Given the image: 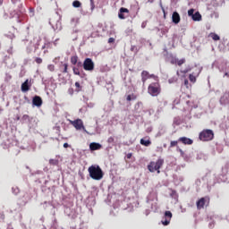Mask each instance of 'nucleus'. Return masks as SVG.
<instances>
[{
    "instance_id": "79ce46f5",
    "label": "nucleus",
    "mask_w": 229,
    "mask_h": 229,
    "mask_svg": "<svg viewBox=\"0 0 229 229\" xmlns=\"http://www.w3.org/2000/svg\"><path fill=\"white\" fill-rule=\"evenodd\" d=\"M136 99V96H134L133 94H132V100H135Z\"/></svg>"
},
{
    "instance_id": "f8f14e48",
    "label": "nucleus",
    "mask_w": 229,
    "mask_h": 229,
    "mask_svg": "<svg viewBox=\"0 0 229 229\" xmlns=\"http://www.w3.org/2000/svg\"><path fill=\"white\" fill-rule=\"evenodd\" d=\"M32 105L37 107L42 106V98L39 96H35L32 99Z\"/></svg>"
},
{
    "instance_id": "4468645a",
    "label": "nucleus",
    "mask_w": 229,
    "mask_h": 229,
    "mask_svg": "<svg viewBox=\"0 0 229 229\" xmlns=\"http://www.w3.org/2000/svg\"><path fill=\"white\" fill-rule=\"evenodd\" d=\"M181 21V17L179 15V13L177 12H174L173 15H172V21L173 23H174L175 25L179 24Z\"/></svg>"
},
{
    "instance_id": "a18cd8bd",
    "label": "nucleus",
    "mask_w": 229,
    "mask_h": 229,
    "mask_svg": "<svg viewBox=\"0 0 229 229\" xmlns=\"http://www.w3.org/2000/svg\"><path fill=\"white\" fill-rule=\"evenodd\" d=\"M179 152H182V150L181 148L178 149Z\"/></svg>"
},
{
    "instance_id": "a19ab883",
    "label": "nucleus",
    "mask_w": 229,
    "mask_h": 229,
    "mask_svg": "<svg viewBox=\"0 0 229 229\" xmlns=\"http://www.w3.org/2000/svg\"><path fill=\"white\" fill-rule=\"evenodd\" d=\"M181 72L186 74L188 72V70L181 71Z\"/></svg>"
},
{
    "instance_id": "9b49d317",
    "label": "nucleus",
    "mask_w": 229,
    "mask_h": 229,
    "mask_svg": "<svg viewBox=\"0 0 229 229\" xmlns=\"http://www.w3.org/2000/svg\"><path fill=\"white\" fill-rule=\"evenodd\" d=\"M178 142L182 143L183 145L191 146L193 143V140L187 137H180Z\"/></svg>"
},
{
    "instance_id": "20e7f679",
    "label": "nucleus",
    "mask_w": 229,
    "mask_h": 229,
    "mask_svg": "<svg viewBox=\"0 0 229 229\" xmlns=\"http://www.w3.org/2000/svg\"><path fill=\"white\" fill-rule=\"evenodd\" d=\"M199 139L203 142L211 141L214 139V132L210 129H205L199 133Z\"/></svg>"
},
{
    "instance_id": "4be33fe9",
    "label": "nucleus",
    "mask_w": 229,
    "mask_h": 229,
    "mask_svg": "<svg viewBox=\"0 0 229 229\" xmlns=\"http://www.w3.org/2000/svg\"><path fill=\"white\" fill-rule=\"evenodd\" d=\"M63 70H62V72L63 73H68L69 72V64H63Z\"/></svg>"
},
{
    "instance_id": "7c9ffc66",
    "label": "nucleus",
    "mask_w": 229,
    "mask_h": 229,
    "mask_svg": "<svg viewBox=\"0 0 229 229\" xmlns=\"http://www.w3.org/2000/svg\"><path fill=\"white\" fill-rule=\"evenodd\" d=\"M114 142V137H109L108 139H107V143L108 144H113Z\"/></svg>"
},
{
    "instance_id": "7ed1b4c3",
    "label": "nucleus",
    "mask_w": 229,
    "mask_h": 229,
    "mask_svg": "<svg viewBox=\"0 0 229 229\" xmlns=\"http://www.w3.org/2000/svg\"><path fill=\"white\" fill-rule=\"evenodd\" d=\"M148 92L151 97H157L161 93L159 82H152L148 87Z\"/></svg>"
},
{
    "instance_id": "c756f323",
    "label": "nucleus",
    "mask_w": 229,
    "mask_h": 229,
    "mask_svg": "<svg viewBox=\"0 0 229 229\" xmlns=\"http://www.w3.org/2000/svg\"><path fill=\"white\" fill-rule=\"evenodd\" d=\"M47 69L51 72H55V64H49L47 66Z\"/></svg>"
},
{
    "instance_id": "ddd939ff",
    "label": "nucleus",
    "mask_w": 229,
    "mask_h": 229,
    "mask_svg": "<svg viewBox=\"0 0 229 229\" xmlns=\"http://www.w3.org/2000/svg\"><path fill=\"white\" fill-rule=\"evenodd\" d=\"M152 77H153V75H149V73H148V71H142V72H141V81H142L143 84H145V82H146L148 79H150V78H152Z\"/></svg>"
},
{
    "instance_id": "f257e3e1",
    "label": "nucleus",
    "mask_w": 229,
    "mask_h": 229,
    "mask_svg": "<svg viewBox=\"0 0 229 229\" xmlns=\"http://www.w3.org/2000/svg\"><path fill=\"white\" fill-rule=\"evenodd\" d=\"M88 172L92 180L100 181L104 176V173L98 165H92L89 167Z\"/></svg>"
},
{
    "instance_id": "72a5a7b5",
    "label": "nucleus",
    "mask_w": 229,
    "mask_h": 229,
    "mask_svg": "<svg viewBox=\"0 0 229 229\" xmlns=\"http://www.w3.org/2000/svg\"><path fill=\"white\" fill-rule=\"evenodd\" d=\"M178 81L177 78H171L169 79V83H174V82H176Z\"/></svg>"
},
{
    "instance_id": "412c9836",
    "label": "nucleus",
    "mask_w": 229,
    "mask_h": 229,
    "mask_svg": "<svg viewBox=\"0 0 229 229\" xmlns=\"http://www.w3.org/2000/svg\"><path fill=\"white\" fill-rule=\"evenodd\" d=\"M71 64L76 65L78 64V55H72L71 57Z\"/></svg>"
},
{
    "instance_id": "ea45409f",
    "label": "nucleus",
    "mask_w": 229,
    "mask_h": 229,
    "mask_svg": "<svg viewBox=\"0 0 229 229\" xmlns=\"http://www.w3.org/2000/svg\"><path fill=\"white\" fill-rule=\"evenodd\" d=\"M155 0H148V4H154Z\"/></svg>"
},
{
    "instance_id": "b1692460",
    "label": "nucleus",
    "mask_w": 229,
    "mask_h": 229,
    "mask_svg": "<svg viewBox=\"0 0 229 229\" xmlns=\"http://www.w3.org/2000/svg\"><path fill=\"white\" fill-rule=\"evenodd\" d=\"M227 99V97L226 96H223L220 99V103L221 105H226L229 103V100H226Z\"/></svg>"
},
{
    "instance_id": "1a4fd4ad",
    "label": "nucleus",
    "mask_w": 229,
    "mask_h": 229,
    "mask_svg": "<svg viewBox=\"0 0 229 229\" xmlns=\"http://www.w3.org/2000/svg\"><path fill=\"white\" fill-rule=\"evenodd\" d=\"M186 63L185 58H182V59H178L174 56H173L170 60V64L173 65H177L179 67H181L182 65H183Z\"/></svg>"
},
{
    "instance_id": "f03ea898",
    "label": "nucleus",
    "mask_w": 229,
    "mask_h": 229,
    "mask_svg": "<svg viewBox=\"0 0 229 229\" xmlns=\"http://www.w3.org/2000/svg\"><path fill=\"white\" fill-rule=\"evenodd\" d=\"M165 161L163 158H158L156 162L155 161H151L148 165V169L150 173H155L157 172V174H160V168L163 166Z\"/></svg>"
},
{
    "instance_id": "aec40b11",
    "label": "nucleus",
    "mask_w": 229,
    "mask_h": 229,
    "mask_svg": "<svg viewBox=\"0 0 229 229\" xmlns=\"http://www.w3.org/2000/svg\"><path fill=\"white\" fill-rule=\"evenodd\" d=\"M209 38H211L214 41H219L220 40V37L217 34L214 33V32H211L209 34Z\"/></svg>"
},
{
    "instance_id": "c03bdc74",
    "label": "nucleus",
    "mask_w": 229,
    "mask_h": 229,
    "mask_svg": "<svg viewBox=\"0 0 229 229\" xmlns=\"http://www.w3.org/2000/svg\"><path fill=\"white\" fill-rule=\"evenodd\" d=\"M23 118H28V114L23 115Z\"/></svg>"
},
{
    "instance_id": "58836bf2",
    "label": "nucleus",
    "mask_w": 229,
    "mask_h": 229,
    "mask_svg": "<svg viewBox=\"0 0 229 229\" xmlns=\"http://www.w3.org/2000/svg\"><path fill=\"white\" fill-rule=\"evenodd\" d=\"M126 99H127L128 102H130L131 100V95H128Z\"/></svg>"
},
{
    "instance_id": "f704fd0d",
    "label": "nucleus",
    "mask_w": 229,
    "mask_h": 229,
    "mask_svg": "<svg viewBox=\"0 0 229 229\" xmlns=\"http://www.w3.org/2000/svg\"><path fill=\"white\" fill-rule=\"evenodd\" d=\"M113 43H114V38H109L108 44H113Z\"/></svg>"
},
{
    "instance_id": "2eb2a0df",
    "label": "nucleus",
    "mask_w": 229,
    "mask_h": 229,
    "mask_svg": "<svg viewBox=\"0 0 229 229\" xmlns=\"http://www.w3.org/2000/svg\"><path fill=\"white\" fill-rule=\"evenodd\" d=\"M31 85H30V81L27 79L22 84H21V91L22 92H28L30 91V88Z\"/></svg>"
},
{
    "instance_id": "09e8293b",
    "label": "nucleus",
    "mask_w": 229,
    "mask_h": 229,
    "mask_svg": "<svg viewBox=\"0 0 229 229\" xmlns=\"http://www.w3.org/2000/svg\"><path fill=\"white\" fill-rule=\"evenodd\" d=\"M145 25H142V28L144 29Z\"/></svg>"
},
{
    "instance_id": "5701e85b",
    "label": "nucleus",
    "mask_w": 229,
    "mask_h": 229,
    "mask_svg": "<svg viewBox=\"0 0 229 229\" xmlns=\"http://www.w3.org/2000/svg\"><path fill=\"white\" fill-rule=\"evenodd\" d=\"M72 6H73L74 8H81V2H80V1H78V0H75V1H73V3H72Z\"/></svg>"
},
{
    "instance_id": "603ef678",
    "label": "nucleus",
    "mask_w": 229,
    "mask_h": 229,
    "mask_svg": "<svg viewBox=\"0 0 229 229\" xmlns=\"http://www.w3.org/2000/svg\"><path fill=\"white\" fill-rule=\"evenodd\" d=\"M163 12H164V13H165V10L163 9Z\"/></svg>"
},
{
    "instance_id": "3c124183",
    "label": "nucleus",
    "mask_w": 229,
    "mask_h": 229,
    "mask_svg": "<svg viewBox=\"0 0 229 229\" xmlns=\"http://www.w3.org/2000/svg\"><path fill=\"white\" fill-rule=\"evenodd\" d=\"M128 158H130V155H128Z\"/></svg>"
},
{
    "instance_id": "de8ad7c7",
    "label": "nucleus",
    "mask_w": 229,
    "mask_h": 229,
    "mask_svg": "<svg viewBox=\"0 0 229 229\" xmlns=\"http://www.w3.org/2000/svg\"><path fill=\"white\" fill-rule=\"evenodd\" d=\"M145 25H142V28L144 29Z\"/></svg>"
},
{
    "instance_id": "a878e982",
    "label": "nucleus",
    "mask_w": 229,
    "mask_h": 229,
    "mask_svg": "<svg viewBox=\"0 0 229 229\" xmlns=\"http://www.w3.org/2000/svg\"><path fill=\"white\" fill-rule=\"evenodd\" d=\"M50 165H53V166L58 165V159H53V158H51V159H50Z\"/></svg>"
},
{
    "instance_id": "bb28decb",
    "label": "nucleus",
    "mask_w": 229,
    "mask_h": 229,
    "mask_svg": "<svg viewBox=\"0 0 229 229\" xmlns=\"http://www.w3.org/2000/svg\"><path fill=\"white\" fill-rule=\"evenodd\" d=\"M75 87H76V92L81 91V85L80 84V82L76 81Z\"/></svg>"
},
{
    "instance_id": "c85d7f7f",
    "label": "nucleus",
    "mask_w": 229,
    "mask_h": 229,
    "mask_svg": "<svg viewBox=\"0 0 229 229\" xmlns=\"http://www.w3.org/2000/svg\"><path fill=\"white\" fill-rule=\"evenodd\" d=\"M35 62L37 64H42V58L41 57H36Z\"/></svg>"
},
{
    "instance_id": "8fccbe9b",
    "label": "nucleus",
    "mask_w": 229,
    "mask_h": 229,
    "mask_svg": "<svg viewBox=\"0 0 229 229\" xmlns=\"http://www.w3.org/2000/svg\"><path fill=\"white\" fill-rule=\"evenodd\" d=\"M128 158H130V155H128Z\"/></svg>"
},
{
    "instance_id": "e433bc0d",
    "label": "nucleus",
    "mask_w": 229,
    "mask_h": 229,
    "mask_svg": "<svg viewBox=\"0 0 229 229\" xmlns=\"http://www.w3.org/2000/svg\"><path fill=\"white\" fill-rule=\"evenodd\" d=\"M184 85L188 89L189 88V81L188 80H184Z\"/></svg>"
},
{
    "instance_id": "0eeeda50",
    "label": "nucleus",
    "mask_w": 229,
    "mask_h": 229,
    "mask_svg": "<svg viewBox=\"0 0 229 229\" xmlns=\"http://www.w3.org/2000/svg\"><path fill=\"white\" fill-rule=\"evenodd\" d=\"M70 123L77 130L81 131L85 130V127L83 125V122L81 119L78 118L76 120H70Z\"/></svg>"
},
{
    "instance_id": "cd10ccee",
    "label": "nucleus",
    "mask_w": 229,
    "mask_h": 229,
    "mask_svg": "<svg viewBox=\"0 0 229 229\" xmlns=\"http://www.w3.org/2000/svg\"><path fill=\"white\" fill-rule=\"evenodd\" d=\"M178 146V141L177 140H172L170 142V148H174V147H177Z\"/></svg>"
},
{
    "instance_id": "393cba45",
    "label": "nucleus",
    "mask_w": 229,
    "mask_h": 229,
    "mask_svg": "<svg viewBox=\"0 0 229 229\" xmlns=\"http://www.w3.org/2000/svg\"><path fill=\"white\" fill-rule=\"evenodd\" d=\"M189 80H190V81H191V83H195L196 81H197L196 76H195L193 73H191V74L189 75Z\"/></svg>"
},
{
    "instance_id": "9d476101",
    "label": "nucleus",
    "mask_w": 229,
    "mask_h": 229,
    "mask_svg": "<svg viewBox=\"0 0 229 229\" xmlns=\"http://www.w3.org/2000/svg\"><path fill=\"white\" fill-rule=\"evenodd\" d=\"M124 13L129 14V10L127 8L121 7L118 13V17L120 20H125L128 17V15L125 16Z\"/></svg>"
},
{
    "instance_id": "49530a36",
    "label": "nucleus",
    "mask_w": 229,
    "mask_h": 229,
    "mask_svg": "<svg viewBox=\"0 0 229 229\" xmlns=\"http://www.w3.org/2000/svg\"><path fill=\"white\" fill-rule=\"evenodd\" d=\"M45 48H46V47H42V49H45Z\"/></svg>"
},
{
    "instance_id": "dca6fc26",
    "label": "nucleus",
    "mask_w": 229,
    "mask_h": 229,
    "mask_svg": "<svg viewBox=\"0 0 229 229\" xmlns=\"http://www.w3.org/2000/svg\"><path fill=\"white\" fill-rule=\"evenodd\" d=\"M101 148H102V145L100 143L91 142L89 144V148H90L91 151L99 150V149H101Z\"/></svg>"
},
{
    "instance_id": "473e14b6",
    "label": "nucleus",
    "mask_w": 229,
    "mask_h": 229,
    "mask_svg": "<svg viewBox=\"0 0 229 229\" xmlns=\"http://www.w3.org/2000/svg\"><path fill=\"white\" fill-rule=\"evenodd\" d=\"M90 7H91V11L95 9L94 0H90Z\"/></svg>"
},
{
    "instance_id": "6e6552de",
    "label": "nucleus",
    "mask_w": 229,
    "mask_h": 229,
    "mask_svg": "<svg viewBox=\"0 0 229 229\" xmlns=\"http://www.w3.org/2000/svg\"><path fill=\"white\" fill-rule=\"evenodd\" d=\"M172 216H173L172 212L170 210H166L164 216L165 220H162L163 225L167 226L171 222Z\"/></svg>"
},
{
    "instance_id": "39448f33",
    "label": "nucleus",
    "mask_w": 229,
    "mask_h": 229,
    "mask_svg": "<svg viewBox=\"0 0 229 229\" xmlns=\"http://www.w3.org/2000/svg\"><path fill=\"white\" fill-rule=\"evenodd\" d=\"M210 204L209 196L201 197L199 200H197L196 206L198 210L204 209L208 208Z\"/></svg>"
},
{
    "instance_id": "37998d69",
    "label": "nucleus",
    "mask_w": 229,
    "mask_h": 229,
    "mask_svg": "<svg viewBox=\"0 0 229 229\" xmlns=\"http://www.w3.org/2000/svg\"><path fill=\"white\" fill-rule=\"evenodd\" d=\"M176 75H177L178 77L180 76L179 71L176 72Z\"/></svg>"
},
{
    "instance_id": "4c0bfd02",
    "label": "nucleus",
    "mask_w": 229,
    "mask_h": 229,
    "mask_svg": "<svg viewBox=\"0 0 229 229\" xmlns=\"http://www.w3.org/2000/svg\"><path fill=\"white\" fill-rule=\"evenodd\" d=\"M64 148H69V143H67V142L64 143Z\"/></svg>"
},
{
    "instance_id": "2f4dec72",
    "label": "nucleus",
    "mask_w": 229,
    "mask_h": 229,
    "mask_svg": "<svg viewBox=\"0 0 229 229\" xmlns=\"http://www.w3.org/2000/svg\"><path fill=\"white\" fill-rule=\"evenodd\" d=\"M188 15H189L190 17H193V15H194V9H190V10L188 11Z\"/></svg>"
},
{
    "instance_id": "c9c22d12",
    "label": "nucleus",
    "mask_w": 229,
    "mask_h": 229,
    "mask_svg": "<svg viewBox=\"0 0 229 229\" xmlns=\"http://www.w3.org/2000/svg\"><path fill=\"white\" fill-rule=\"evenodd\" d=\"M76 67L77 68H81L82 66H83V64H81V62H77V64H76Z\"/></svg>"
},
{
    "instance_id": "6ab92c4d",
    "label": "nucleus",
    "mask_w": 229,
    "mask_h": 229,
    "mask_svg": "<svg viewBox=\"0 0 229 229\" xmlns=\"http://www.w3.org/2000/svg\"><path fill=\"white\" fill-rule=\"evenodd\" d=\"M192 20L194 21H201V15L199 12L195 13L194 15H192Z\"/></svg>"
},
{
    "instance_id": "f3484780",
    "label": "nucleus",
    "mask_w": 229,
    "mask_h": 229,
    "mask_svg": "<svg viewBox=\"0 0 229 229\" xmlns=\"http://www.w3.org/2000/svg\"><path fill=\"white\" fill-rule=\"evenodd\" d=\"M72 72H73V74H74V75L82 78V74H81V72L80 71V68H79V67L73 66V67H72Z\"/></svg>"
},
{
    "instance_id": "423d86ee",
    "label": "nucleus",
    "mask_w": 229,
    "mask_h": 229,
    "mask_svg": "<svg viewBox=\"0 0 229 229\" xmlns=\"http://www.w3.org/2000/svg\"><path fill=\"white\" fill-rule=\"evenodd\" d=\"M82 67L86 72H93L95 68V64L91 58H86L82 64Z\"/></svg>"
},
{
    "instance_id": "a211bd4d",
    "label": "nucleus",
    "mask_w": 229,
    "mask_h": 229,
    "mask_svg": "<svg viewBox=\"0 0 229 229\" xmlns=\"http://www.w3.org/2000/svg\"><path fill=\"white\" fill-rule=\"evenodd\" d=\"M140 143L144 147H149L151 145L150 140H145V139H140Z\"/></svg>"
}]
</instances>
